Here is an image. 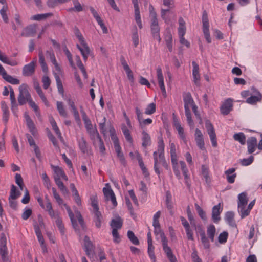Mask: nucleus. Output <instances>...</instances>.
Listing matches in <instances>:
<instances>
[{
  "label": "nucleus",
  "instance_id": "1",
  "mask_svg": "<svg viewBox=\"0 0 262 262\" xmlns=\"http://www.w3.org/2000/svg\"><path fill=\"white\" fill-rule=\"evenodd\" d=\"M19 95L18 96V101L20 105H23L31 97L30 93L28 90V86L26 84H23L19 87Z\"/></svg>",
  "mask_w": 262,
  "mask_h": 262
},
{
  "label": "nucleus",
  "instance_id": "2",
  "mask_svg": "<svg viewBox=\"0 0 262 262\" xmlns=\"http://www.w3.org/2000/svg\"><path fill=\"white\" fill-rule=\"evenodd\" d=\"M203 31L205 38L208 43H211V39L209 33V23L208 19V15L206 10H204L202 15Z\"/></svg>",
  "mask_w": 262,
  "mask_h": 262
},
{
  "label": "nucleus",
  "instance_id": "3",
  "mask_svg": "<svg viewBox=\"0 0 262 262\" xmlns=\"http://www.w3.org/2000/svg\"><path fill=\"white\" fill-rule=\"evenodd\" d=\"M84 249L89 258L93 257L94 254V246L90 238L85 235L84 238Z\"/></svg>",
  "mask_w": 262,
  "mask_h": 262
},
{
  "label": "nucleus",
  "instance_id": "4",
  "mask_svg": "<svg viewBox=\"0 0 262 262\" xmlns=\"http://www.w3.org/2000/svg\"><path fill=\"white\" fill-rule=\"evenodd\" d=\"M206 127L207 130L208 134L209 135L210 138V140L211 141L212 145L214 147H216L217 145L216 134L215 133V130L212 124L210 123L209 120L206 121Z\"/></svg>",
  "mask_w": 262,
  "mask_h": 262
},
{
  "label": "nucleus",
  "instance_id": "5",
  "mask_svg": "<svg viewBox=\"0 0 262 262\" xmlns=\"http://www.w3.org/2000/svg\"><path fill=\"white\" fill-rule=\"evenodd\" d=\"M36 59H34L29 64L24 66L22 70V74L24 76H31L34 74L35 71Z\"/></svg>",
  "mask_w": 262,
  "mask_h": 262
},
{
  "label": "nucleus",
  "instance_id": "6",
  "mask_svg": "<svg viewBox=\"0 0 262 262\" xmlns=\"http://www.w3.org/2000/svg\"><path fill=\"white\" fill-rule=\"evenodd\" d=\"M233 106V100L231 98H228L220 107L221 113L224 115H227L232 110Z\"/></svg>",
  "mask_w": 262,
  "mask_h": 262
},
{
  "label": "nucleus",
  "instance_id": "7",
  "mask_svg": "<svg viewBox=\"0 0 262 262\" xmlns=\"http://www.w3.org/2000/svg\"><path fill=\"white\" fill-rule=\"evenodd\" d=\"M0 75H2L3 78L9 83L12 84H18L20 83L19 79L12 77L11 75L7 74L6 70L0 64Z\"/></svg>",
  "mask_w": 262,
  "mask_h": 262
},
{
  "label": "nucleus",
  "instance_id": "8",
  "mask_svg": "<svg viewBox=\"0 0 262 262\" xmlns=\"http://www.w3.org/2000/svg\"><path fill=\"white\" fill-rule=\"evenodd\" d=\"M248 198L247 193L246 192L241 193L238 195V211L239 213H241L243 209L245 208L246 205L247 204Z\"/></svg>",
  "mask_w": 262,
  "mask_h": 262
},
{
  "label": "nucleus",
  "instance_id": "9",
  "mask_svg": "<svg viewBox=\"0 0 262 262\" xmlns=\"http://www.w3.org/2000/svg\"><path fill=\"white\" fill-rule=\"evenodd\" d=\"M147 243H148V254L152 262H156V258L155 255L154 249L155 247L152 245V241L151 234L149 231L147 233Z\"/></svg>",
  "mask_w": 262,
  "mask_h": 262
},
{
  "label": "nucleus",
  "instance_id": "10",
  "mask_svg": "<svg viewBox=\"0 0 262 262\" xmlns=\"http://www.w3.org/2000/svg\"><path fill=\"white\" fill-rule=\"evenodd\" d=\"M223 209L221 208V203L213 207L212 209V220L215 223H217L221 220L220 214Z\"/></svg>",
  "mask_w": 262,
  "mask_h": 262
},
{
  "label": "nucleus",
  "instance_id": "11",
  "mask_svg": "<svg viewBox=\"0 0 262 262\" xmlns=\"http://www.w3.org/2000/svg\"><path fill=\"white\" fill-rule=\"evenodd\" d=\"M252 90L253 91V92L255 93L256 95L251 96L248 98L246 102L250 104H254L257 102H260L262 99V95L261 93L255 88L253 87L252 88Z\"/></svg>",
  "mask_w": 262,
  "mask_h": 262
},
{
  "label": "nucleus",
  "instance_id": "12",
  "mask_svg": "<svg viewBox=\"0 0 262 262\" xmlns=\"http://www.w3.org/2000/svg\"><path fill=\"white\" fill-rule=\"evenodd\" d=\"M157 79L159 86L164 96H166V92L164 83V78L162 74V69L158 67L157 69Z\"/></svg>",
  "mask_w": 262,
  "mask_h": 262
},
{
  "label": "nucleus",
  "instance_id": "13",
  "mask_svg": "<svg viewBox=\"0 0 262 262\" xmlns=\"http://www.w3.org/2000/svg\"><path fill=\"white\" fill-rule=\"evenodd\" d=\"M103 192L106 199H110L112 202L113 205L114 206H116L117 205V202L116 201L115 195L113 190L110 188L104 187L103 189Z\"/></svg>",
  "mask_w": 262,
  "mask_h": 262
},
{
  "label": "nucleus",
  "instance_id": "14",
  "mask_svg": "<svg viewBox=\"0 0 262 262\" xmlns=\"http://www.w3.org/2000/svg\"><path fill=\"white\" fill-rule=\"evenodd\" d=\"M151 31L154 39H157L160 42L161 38L160 36V28L158 25V21L155 20L151 22L150 25Z\"/></svg>",
  "mask_w": 262,
  "mask_h": 262
},
{
  "label": "nucleus",
  "instance_id": "15",
  "mask_svg": "<svg viewBox=\"0 0 262 262\" xmlns=\"http://www.w3.org/2000/svg\"><path fill=\"white\" fill-rule=\"evenodd\" d=\"M192 64L193 66L192 75L193 78V81L196 85L200 86V75L199 74V66L195 61H193L192 62Z\"/></svg>",
  "mask_w": 262,
  "mask_h": 262
},
{
  "label": "nucleus",
  "instance_id": "16",
  "mask_svg": "<svg viewBox=\"0 0 262 262\" xmlns=\"http://www.w3.org/2000/svg\"><path fill=\"white\" fill-rule=\"evenodd\" d=\"M132 3L134 5L135 9V17L137 24L139 27L141 29L142 28L140 14V9L138 5V0H132Z\"/></svg>",
  "mask_w": 262,
  "mask_h": 262
},
{
  "label": "nucleus",
  "instance_id": "17",
  "mask_svg": "<svg viewBox=\"0 0 262 262\" xmlns=\"http://www.w3.org/2000/svg\"><path fill=\"white\" fill-rule=\"evenodd\" d=\"M183 101L185 110L190 109V106H192L195 105L194 101L189 92L185 93L183 94Z\"/></svg>",
  "mask_w": 262,
  "mask_h": 262
},
{
  "label": "nucleus",
  "instance_id": "18",
  "mask_svg": "<svg viewBox=\"0 0 262 262\" xmlns=\"http://www.w3.org/2000/svg\"><path fill=\"white\" fill-rule=\"evenodd\" d=\"M257 139L255 137H251L247 140L248 152L249 154H252L255 150V148L257 147Z\"/></svg>",
  "mask_w": 262,
  "mask_h": 262
},
{
  "label": "nucleus",
  "instance_id": "19",
  "mask_svg": "<svg viewBox=\"0 0 262 262\" xmlns=\"http://www.w3.org/2000/svg\"><path fill=\"white\" fill-rule=\"evenodd\" d=\"M36 26L34 25H29L25 28L21 33V36L24 37H29L33 36L36 33Z\"/></svg>",
  "mask_w": 262,
  "mask_h": 262
},
{
  "label": "nucleus",
  "instance_id": "20",
  "mask_svg": "<svg viewBox=\"0 0 262 262\" xmlns=\"http://www.w3.org/2000/svg\"><path fill=\"white\" fill-rule=\"evenodd\" d=\"M235 168H231L225 171V174L226 176L227 182L229 183L232 184L234 182L235 178L236 177V173Z\"/></svg>",
  "mask_w": 262,
  "mask_h": 262
},
{
  "label": "nucleus",
  "instance_id": "21",
  "mask_svg": "<svg viewBox=\"0 0 262 262\" xmlns=\"http://www.w3.org/2000/svg\"><path fill=\"white\" fill-rule=\"evenodd\" d=\"M102 221V215L99 210L94 211L93 221L97 228H100L101 226Z\"/></svg>",
  "mask_w": 262,
  "mask_h": 262
},
{
  "label": "nucleus",
  "instance_id": "22",
  "mask_svg": "<svg viewBox=\"0 0 262 262\" xmlns=\"http://www.w3.org/2000/svg\"><path fill=\"white\" fill-rule=\"evenodd\" d=\"M123 225V221L120 216H118L116 219H113L111 220L110 226L112 229H121Z\"/></svg>",
  "mask_w": 262,
  "mask_h": 262
},
{
  "label": "nucleus",
  "instance_id": "23",
  "mask_svg": "<svg viewBox=\"0 0 262 262\" xmlns=\"http://www.w3.org/2000/svg\"><path fill=\"white\" fill-rule=\"evenodd\" d=\"M201 174L204 178L206 183L208 184H209L211 182V179L209 177V170L207 166L205 165H202Z\"/></svg>",
  "mask_w": 262,
  "mask_h": 262
},
{
  "label": "nucleus",
  "instance_id": "24",
  "mask_svg": "<svg viewBox=\"0 0 262 262\" xmlns=\"http://www.w3.org/2000/svg\"><path fill=\"white\" fill-rule=\"evenodd\" d=\"M164 147L165 145L162 137L161 136L159 137L157 150L159 154V158H162L164 156Z\"/></svg>",
  "mask_w": 262,
  "mask_h": 262
},
{
  "label": "nucleus",
  "instance_id": "25",
  "mask_svg": "<svg viewBox=\"0 0 262 262\" xmlns=\"http://www.w3.org/2000/svg\"><path fill=\"white\" fill-rule=\"evenodd\" d=\"M1 108L3 111V120L7 123L9 120V112L8 107L5 102H1Z\"/></svg>",
  "mask_w": 262,
  "mask_h": 262
},
{
  "label": "nucleus",
  "instance_id": "26",
  "mask_svg": "<svg viewBox=\"0 0 262 262\" xmlns=\"http://www.w3.org/2000/svg\"><path fill=\"white\" fill-rule=\"evenodd\" d=\"M234 213L232 211H228L225 214V219L226 221L232 227L236 226V224L234 220Z\"/></svg>",
  "mask_w": 262,
  "mask_h": 262
},
{
  "label": "nucleus",
  "instance_id": "27",
  "mask_svg": "<svg viewBox=\"0 0 262 262\" xmlns=\"http://www.w3.org/2000/svg\"><path fill=\"white\" fill-rule=\"evenodd\" d=\"M0 60L4 63H6L11 66H15L17 65V62L16 60H10L9 58L4 54H2L0 51Z\"/></svg>",
  "mask_w": 262,
  "mask_h": 262
},
{
  "label": "nucleus",
  "instance_id": "28",
  "mask_svg": "<svg viewBox=\"0 0 262 262\" xmlns=\"http://www.w3.org/2000/svg\"><path fill=\"white\" fill-rule=\"evenodd\" d=\"M39 62L41 65L42 71L44 73H46L48 72V68L47 65L45 62V57L43 56V54L42 51H39Z\"/></svg>",
  "mask_w": 262,
  "mask_h": 262
},
{
  "label": "nucleus",
  "instance_id": "29",
  "mask_svg": "<svg viewBox=\"0 0 262 262\" xmlns=\"http://www.w3.org/2000/svg\"><path fill=\"white\" fill-rule=\"evenodd\" d=\"M143 137L142 138V146L144 147H146L151 144V139L149 135L145 131H143L142 133Z\"/></svg>",
  "mask_w": 262,
  "mask_h": 262
},
{
  "label": "nucleus",
  "instance_id": "30",
  "mask_svg": "<svg viewBox=\"0 0 262 262\" xmlns=\"http://www.w3.org/2000/svg\"><path fill=\"white\" fill-rule=\"evenodd\" d=\"M255 200L252 201L248 205V207L246 209H243L242 212L241 213V217L242 219H244L246 216L249 214V213L255 204Z\"/></svg>",
  "mask_w": 262,
  "mask_h": 262
},
{
  "label": "nucleus",
  "instance_id": "31",
  "mask_svg": "<svg viewBox=\"0 0 262 262\" xmlns=\"http://www.w3.org/2000/svg\"><path fill=\"white\" fill-rule=\"evenodd\" d=\"M8 252L7 247H0V255L3 262H10L8 256Z\"/></svg>",
  "mask_w": 262,
  "mask_h": 262
},
{
  "label": "nucleus",
  "instance_id": "32",
  "mask_svg": "<svg viewBox=\"0 0 262 262\" xmlns=\"http://www.w3.org/2000/svg\"><path fill=\"white\" fill-rule=\"evenodd\" d=\"M20 195L21 192L17 189V187L14 185L12 184L9 198L17 199Z\"/></svg>",
  "mask_w": 262,
  "mask_h": 262
},
{
  "label": "nucleus",
  "instance_id": "33",
  "mask_svg": "<svg viewBox=\"0 0 262 262\" xmlns=\"http://www.w3.org/2000/svg\"><path fill=\"white\" fill-rule=\"evenodd\" d=\"M78 146L79 149L83 154H85L88 151V144L84 138L82 137L78 141Z\"/></svg>",
  "mask_w": 262,
  "mask_h": 262
},
{
  "label": "nucleus",
  "instance_id": "34",
  "mask_svg": "<svg viewBox=\"0 0 262 262\" xmlns=\"http://www.w3.org/2000/svg\"><path fill=\"white\" fill-rule=\"evenodd\" d=\"M216 229L215 226L211 224L207 227V233L208 237L211 242H214V236L215 234Z\"/></svg>",
  "mask_w": 262,
  "mask_h": 262
},
{
  "label": "nucleus",
  "instance_id": "35",
  "mask_svg": "<svg viewBox=\"0 0 262 262\" xmlns=\"http://www.w3.org/2000/svg\"><path fill=\"white\" fill-rule=\"evenodd\" d=\"M50 123H51V124L52 125L53 129L54 130V132H55V133L57 135L58 137L60 140H61L62 139V137L61 136V133L60 132V130H59V128H58V126L57 125L56 122H55V120L54 119V118L53 117H51L50 118Z\"/></svg>",
  "mask_w": 262,
  "mask_h": 262
},
{
  "label": "nucleus",
  "instance_id": "36",
  "mask_svg": "<svg viewBox=\"0 0 262 262\" xmlns=\"http://www.w3.org/2000/svg\"><path fill=\"white\" fill-rule=\"evenodd\" d=\"M34 228L39 242L40 243V244H43L44 242L43 237L42 235L40 228L39 227V226L37 225L36 222L34 224Z\"/></svg>",
  "mask_w": 262,
  "mask_h": 262
},
{
  "label": "nucleus",
  "instance_id": "37",
  "mask_svg": "<svg viewBox=\"0 0 262 262\" xmlns=\"http://www.w3.org/2000/svg\"><path fill=\"white\" fill-rule=\"evenodd\" d=\"M233 138L235 140L238 141L242 145H244L246 143V136L243 133L239 132L235 134Z\"/></svg>",
  "mask_w": 262,
  "mask_h": 262
},
{
  "label": "nucleus",
  "instance_id": "38",
  "mask_svg": "<svg viewBox=\"0 0 262 262\" xmlns=\"http://www.w3.org/2000/svg\"><path fill=\"white\" fill-rule=\"evenodd\" d=\"M132 40L135 47H137L139 44V36L138 30L136 26H134L132 30Z\"/></svg>",
  "mask_w": 262,
  "mask_h": 262
},
{
  "label": "nucleus",
  "instance_id": "39",
  "mask_svg": "<svg viewBox=\"0 0 262 262\" xmlns=\"http://www.w3.org/2000/svg\"><path fill=\"white\" fill-rule=\"evenodd\" d=\"M158 154V151H155L153 153V157H154V170H155V172L158 175V177L160 178L161 172H160V171L159 170V168L158 166L159 162L158 159V156H157Z\"/></svg>",
  "mask_w": 262,
  "mask_h": 262
},
{
  "label": "nucleus",
  "instance_id": "40",
  "mask_svg": "<svg viewBox=\"0 0 262 262\" xmlns=\"http://www.w3.org/2000/svg\"><path fill=\"white\" fill-rule=\"evenodd\" d=\"M88 134L90 135L91 139L93 141L94 145L95 144L96 139L98 140L99 139L101 138V137L96 127L94 129V130L89 131Z\"/></svg>",
  "mask_w": 262,
  "mask_h": 262
},
{
  "label": "nucleus",
  "instance_id": "41",
  "mask_svg": "<svg viewBox=\"0 0 262 262\" xmlns=\"http://www.w3.org/2000/svg\"><path fill=\"white\" fill-rule=\"evenodd\" d=\"M52 14L51 13H45V14H37L34 15H33L31 19L34 20L39 21L41 20L45 19L48 17L52 16Z\"/></svg>",
  "mask_w": 262,
  "mask_h": 262
},
{
  "label": "nucleus",
  "instance_id": "42",
  "mask_svg": "<svg viewBox=\"0 0 262 262\" xmlns=\"http://www.w3.org/2000/svg\"><path fill=\"white\" fill-rule=\"evenodd\" d=\"M127 237L130 241L135 245H138L140 244L138 238L135 236L134 233L130 230L127 231Z\"/></svg>",
  "mask_w": 262,
  "mask_h": 262
},
{
  "label": "nucleus",
  "instance_id": "43",
  "mask_svg": "<svg viewBox=\"0 0 262 262\" xmlns=\"http://www.w3.org/2000/svg\"><path fill=\"white\" fill-rule=\"evenodd\" d=\"M57 108L60 116L63 117H67L68 116L67 113L64 109L63 103L60 101H57L56 103Z\"/></svg>",
  "mask_w": 262,
  "mask_h": 262
},
{
  "label": "nucleus",
  "instance_id": "44",
  "mask_svg": "<svg viewBox=\"0 0 262 262\" xmlns=\"http://www.w3.org/2000/svg\"><path fill=\"white\" fill-rule=\"evenodd\" d=\"M122 130L123 133V134L125 136L126 140L129 143H132L133 142V138L130 134V132L129 130V129H127V128L126 127V126L125 125H124L122 126Z\"/></svg>",
  "mask_w": 262,
  "mask_h": 262
},
{
  "label": "nucleus",
  "instance_id": "45",
  "mask_svg": "<svg viewBox=\"0 0 262 262\" xmlns=\"http://www.w3.org/2000/svg\"><path fill=\"white\" fill-rule=\"evenodd\" d=\"M57 219L55 221L56 225L58 228L61 234L63 235L64 233V227L62 223V219L59 215H56Z\"/></svg>",
  "mask_w": 262,
  "mask_h": 262
},
{
  "label": "nucleus",
  "instance_id": "46",
  "mask_svg": "<svg viewBox=\"0 0 262 262\" xmlns=\"http://www.w3.org/2000/svg\"><path fill=\"white\" fill-rule=\"evenodd\" d=\"M156 110V105L154 103L149 104L145 111V114L147 115H151L154 114Z\"/></svg>",
  "mask_w": 262,
  "mask_h": 262
},
{
  "label": "nucleus",
  "instance_id": "47",
  "mask_svg": "<svg viewBox=\"0 0 262 262\" xmlns=\"http://www.w3.org/2000/svg\"><path fill=\"white\" fill-rule=\"evenodd\" d=\"M167 47L170 52L172 51V37L171 34L167 35L165 38Z\"/></svg>",
  "mask_w": 262,
  "mask_h": 262
},
{
  "label": "nucleus",
  "instance_id": "48",
  "mask_svg": "<svg viewBox=\"0 0 262 262\" xmlns=\"http://www.w3.org/2000/svg\"><path fill=\"white\" fill-rule=\"evenodd\" d=\"M55 79L57 83L58 91L59 94L63 95L64 93V90L62 86L61 80L59 76H55Z\"/></svg>",
  "mask_w": 262,
  "mask_h": 262
},
{
  "label": "nucleus",
  "instance_id": "49",
  "mask_svg": "<svg viewBox=\"0 0 262 262\" xmlns=\"http://www.w3.org/2000/svg\"><path fill=\"white\" fill-rule=\"evenodd\" d=\"M70 0H48V5L50 7H54L58 4H63L68 2Z\"/></svg>",
  "mask_w": 262,
  "mask_h": 262
},
{
  "label": "nucleus",
  "instance_id": "50",
  "mask_svg": "<svg viewBox=\"0 0 262 262\" xmlns=\"http://www.w3.org/2000/svg\"><path fill=\"white\" fill-rule=\"evenodd\" d=\"M98 24L100 25L101 28L103 33L104 34H106L108 32V30L107 28L105 27L104 24L103 22V20L101 19L100 16L98 15L96 17H95Z\"/></svg>",
  "mask_w": 262,
  "mask_h": 262
},
{
  "label": "nucleus",
  "instance_id": "51",
  "mask_svg": "<svg viewBox=\"0 0 262 262\" xmlns=\"http://www.w3.org/2000/svg\"><path fill=\"white\" fill-rule=\"evenodd\" d=\"M98 24L100 25L101 28L103 33L104 34H106L108 32V30L107 28L105 27L104 24L103 22V20L101 19L100 16L98 15L96 17H95Z\"/></svg>",
  "mask_w": 262,
  "mask_h": 262
},
{
  "label": "nucleus",
  "instance_id": "52",
  "mask_svg": "<svg viewBox=\"0 0 262 262\" xmlns=\"http://www.w3.org/2000/svg\"><path fill=\"white\" fill-rule=\"evenodd\" d=\"M98 24L100 25L101 28L103 33L104 34H106L108 32V30L107 28L105 27L104 24L103 22V20L101 19L100 16L98 15L96 17H95Z\"/></svg>",
  "mask_w": 262,
  "mask_h": 262
},
{
  "label": "nucleus",
  "instance_id": "53",
  "mask_svg": "<svg viewBox=\"0 0 262 262\" xmlns=\"http://www.w3.org/2000/svg\"><path fill=\"white\" fill-rule=\"evenodd\" d=\"M53 168L54 169V171L55 174L54 177H59V178H60L62 176L63 174L64 173V172L63 170V169L58 166H53Z\"/></svg>",
  "mask_w": 262,
  "mask_h": 262
},
{
  "label": "nucleus",
  "instance_id": "54",
  "mask_svg": "<svg viewBox=\"0 0 262 262\" xmlns=\"http://www.w3.org/2000/svg\"><path fill=\"white\" fill-rule=\"evenodd\" d=\"M46 54L47 55H48L50 57V60L51 62L53 63V64L55 66L56 69L59 68L58 63H57L54 54L53 52H51L50 51H47Z\"/></svg>",
  "mask_w": 262,
  "mask_h": 262
},
{
  "label": "nucleus",
  "instance_id": "55",
  "mask_svg": "<svg viewBox=\"0 0 262 262\" xmlns=\"http://www.w3.org/2000/svg\"><path fill=\"white\" fill-rule=\"evenodd\" d=\"M195 207L200 217L203 220H206L207 217L203 209L197 203L195 204Z\"/></svg>",
  "mask_w": 262,
  "mask_h": 262
},
{
  "label": "nucleus",
  "instance_id": "56",
  "mask_svg": "<svg viewBox=\"0 0 262 262\" xmlns=\"http://www.w3.org/2000/svg\"><path fill=\"white\" fill-rule=\"evenodd\" d=\"M7 10V7L4 6L0 10V14L2 17L3 20L6 23H8L9 21V19L6 13Z\"/></svg>",
  "mask_w": 262,
  "mask_h": 262
},
{
  "label": "nucleus",
  "instance_id": "57",
  "mask_svg": "<svg viewBox=\"0 0 262 262\" xmlns=\"http://www.w3.org/2000/svg\"><path fill=\"white\" fill-rule=\"evenodd\" d=\"M185 115L187 118V121L190 126H193L194 123L191 118V114L190 109L185 110Z\"/></svg>",
  "mask_w": 262,
  "mask_h": 262
},
{
  "label": "nucleus",
  "instance_id": "58",
  "mask_svg": "<svg viewBox=\"0 0 262 262\" xmlns=\"http://www.w3.org/2000/svg\"><path fill=\"white\" fill-rule=\"evenodd\" d=\"M154 233L156 235H160L162 242L167 239V238L164 232L161 230L160 227L154 228Z\"/></svg>",
  "mask_w": 262,
  "mask_h": 262
},
{
  "label": "nucleus",
  "instance_id": "59",
  "mask_svg": "<svg viewBox=\"0 0 262 262\" xmlns=\"http://www.w3.org/2000/svg\"><path fill=\"white\" fill-rule=\"evenodd\" d=\"M170 149L171 159H177V152H176V145L174 143H171L170 144Z\"/></svg>",
  "mask_w": 262,
  "mask_h": 262
},
{
  "label": "nucleus",
  "instance_id": "60",
  "mask_svg": "<svg viewBox=\"0 0 262 262\" xmlns=\"http://www.w3.org/2000/svg\"><path fill=\"white\" fill-rule=\"evenodd\" d=\"M228 236V233L226 231H223L222 233L220 234L219 237H218V240H219V243H225L227 240Z\"/></svg>",
  "mask_w": 262,
  "mask_h": 262
},
{
  "label": "nucleus",
  "instance_id": "61",
  "mask_svg": "<svg viewBox=\"0 0 262 262\" xmlns=\"http://www.w3.org/2000/svg\"><path fill=\"white\" fill-rule=\"evenodd\" d=\"M52 190L53 193L54 197L59 205H61L63 203V200L60 198L59 194L57 192L56 189L53 187Z\"/></svg>",
  "mask_w": 262,
  "mask_h": 262
},
{
  "label": "nucleus",
  "instance_id": "62",
  "mask_svg": "<svg viewBox=\"0 0 262 262\" xmlns=\"http://www.w3.org/2000/svg\"><path fill=\"white\" fill-rule=\"evenodd\" d=\"M201 241L204 249H208L210 248L209 241L206 235L201 237Z\"/></svg>",
  "mask_w": 262,
  "mask_h": 262
},
{
  "label": "nucleus",
  "instance_id": "63",
  "mask_svg": "<svg viewBox=\"0 0 262 262\" xmlns=\"http://www.w3.org/2000/svg\"><path fill=\"white\" fill-rule=\"evenodd\" d=\"M118 229H112V235L113 237V241L115 243H119L120 242V237L118 232Z\"/></svg>",
  "mask_w": 262,
  "mask_h": 262
},
{
  "label": "nucleus",
  "instance_id": "64",
  "mask_svg": "<svg viewBox=\"0 0 262 262\" xmlns=\"http://www.w3.org/2000/svg\"><path fill=\"white\" fill-rule=\"evenodd\" d=\"M32 211L30 208H26L21 214V217L24 220H27L32 214Z\"/></svg>",
  "mask_w": 262,
  "mask_h": 262
}]
</instances>
